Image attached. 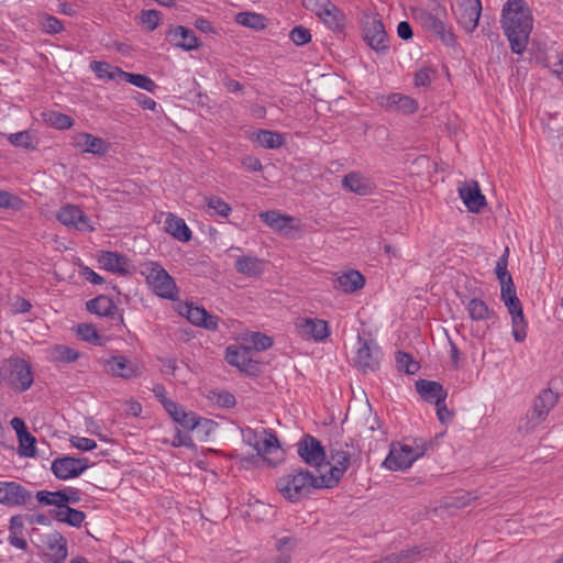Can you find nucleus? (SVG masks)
Returning <instances> with one entry per match:
<instances>
[{
	"label": "nucleus",
	"mask_w": 563,
	"mask_h": 563,
	"mask_svg": "<svg viewBox=\"0 0 563 563\" xmlns=\"http://www.w3.org/2000/svg\"><path fill=\"white\" fill-rule=\"evenodd\" d=\"M235 21L253 30H262L266 26L265 16L255 12H240L235 15Z\"/></svg>",
	"instance_id": "38"
},
{
	"label": "nucleus",
	"mask_w": 563,
	"mask_h": 563,
	"mask_svg": "<svg viewBox=\"0 0 563 563\" xmlns=\"http://www.w3.org/2000/svg\"><path fill=\"white\" fill-rule=\"evenodd\" d=\"M416 389L423 400L435 405L445 401L448 397V391L434 380L419 379L416 382Z\"/></svg>",
	"instance_id": "21"
},
{
	"label": "nucleus",
	"mask_w": 563,
	"mask_h": 563,
	"mask_svg": "<svg viewBox=\"0 0 563 563\" xmlns=\"http://www.w3.org/2000/svg\"><path fill=\"white\" fill-rule=\"evenodd\" d=\"M265 262L255 256H241L235 261V269L249 277H258L264 273Z\"/></svg>",
	"instance_id": "28"
},
{
	"label": "nucleus",
	"mask_w": 563,
	"mask_h": 563,
	"mask_svg": "<svg viewBox=\"0 0 563 563\" xmlns=\"http://www.w3.org/2000/svg\"><path fill=\"white\" fill-rule=\"evenodd\" d=\"M86 308L89 312L96 313L101 317H113L117 311V305L113 300L104 295H100L86 302Z\"/></svg>",
	"instance_id": "30"
},
{
	"label": "nucleus",
	"mask_w": 563,
	"mask_h": 563,
	"mask_svg": "<svg viewBox=\"0 0 563 563\" xmlns=\"http://www.w3.org/2000/svg\"><path fill=\"white\" fill-rule=\"evenodd\" d=\"M79 353L66 345H55L51 352V358L57 363H73L77 361Z\"/></svg>",
	"instance_id": "39"
},
{
	"label": "nucleus",
	"mask_w": 563,
	"mask_h": 563,
	"mask_svg": "<svg viewBox=\"0 0 563 563\" xmlns=\"http://www.w3.org/2000/svg\"><path fill=\"white\" fill-rule=\"evenodd\" d=\"M297 453L302 461L313 467L316 472H322L321 468L325 466L324 448L317 438L310 434H305L297 443Z\"/></svg>",
	"instance_id": "9"
},
{
	"label": "nucleus",
	"mask_w": 563,
	"mask_h": 563,
	"mask_svg": "<svg viewBox=\"0 0 563 563\" xmlns=\"http://www.w3.org/2000/svg\"><path fill=\"white\" fill-rule=\"evenodd\" d=\"M256 141L265 148H279L285 143L283 134L269 130H258Z\"/></svg>",
	"instance_id": "37"
},
{
	"label": "nucleus",
	"mask_w": 563,
	"mask_h": 563,
	"mask_svg": "<svg viewBox=\"0 0 563 563\" xmlns=\"http://www.w3.org/2000/svg\"><path fill=\"white\" fill-rule=\"evenodd\" d=\"M47 547L49 552L45 554L49 563H63L67 558V543L59 532L48 536Z\"/></svg>",
	"instance_id": "25"
},
{
	"label": "nucleus",
	"mask_w": 563,
	"mask_h": 563,
	"mask_svg": "<svg viewBox=\"0 0 563 563\" xmlns=\"http://www.w3.org/2000/svg\"><path fill=\"white\" fill-rule=\"evenodd\" d=\"M57 219L60 223L79 230H88L90 228L89 219L77 206L67 205L63 207L57 213Z\"/></svg>",
	"instance_id": "22"
},
{
	"label": "nucleus",
	"mask_w": 563,
	"mask_h": 563,
	"mask_svg": "<svg viewBox=\"0 0 563 563\" xmlns=\"http://www.w3.org/2000/svg\"><path fill=\"white\" fill-rule=\"evenodd\" d=\"M142 23L146 25L150 32H153L161 23L162 13L157 10H143L141 13Z\"/></svg>",
	"instance_id": "51"
},
{
	"label": "nucleus",
	"mask_w": 563,
	"mask_h": 563,
	"mask_svg": "<svg viewBox=\"0 0 563 563\" xmlns=\"http://www.w3.org/2000/svg\"><path fill=\"white\" fill-rule=\"evenodd\" d=\"M360 347L356 352L355 366L364 374L373 373L379 367V347L374 340H363L357 336Z\"/></svg>",
	"instance_id": "11"
},
{
	"label": "nucleus",
	"mask_w": 563,
	"mask_h": 563,
	"mask_svg": "<svg viewBox=\"0 0 563 563\" xmlns=\"http://www.w3.org/2000/svg\"><path fill=\"white\" fill-rule=\"evenodd\" d=\"M91 68L101 78L119 80L118 74H114L117 67H112L106 62H93Z\"/></svg>",
	"instance_id": "52"
},
{
	"label": "nucleus",
	"mask_w": 563,
	"mask_h": 563,
	"mask_svg": "<svg viewBox=\"0 0 563 563\" xmlns=\"http://www.w3.org/2000/svg\"><path fill=\"white\" fill-rule=\"evenodd\" d=\"M342 186L349 191L360 196L369 195L374 190V184L369 178L357 172H352L345 175L342 179Z\"/></svg>",
	"instance_id": "23"
},
{
	"label": "nucleus",
	"mask_w": 563,
	"mask_h": 563,
	"mask_svg": "<svg viewBox=\"0 0 563 563\" xmlns=\"http://www.w3.org/2000/svg\"><path fill=\"white\" fill-rule=\"evenodd\" d=\"M482 12L481 0H460L456 7L459 24L467 32H473L477 25Z\"/></svg>",
	"instance_id": "15"
},
{
	"label": "nucleus",
	"mask_w": 563,
	"mask_h": 563,
	"mask_svg": "<svg viewBox=\"0 0 563 563\" xmlns=\"http://www.w3.org/2000/svg\"><path fill=\"white\" fill-rule=\"evenodd\" d=\"M89 467L86 457L76 459L69 455L57 457L52 463V472L59 479L74 478L82 474Z\"/></svg>",
	"instance_id": "13"
},
{
	"label": "nucleus",
	"mask_w": 563,
	"mask_h": 563,
	"mask_svg": "<svg viewBox=\"0 0 563 563\" xmlns=\"http://www.w3.org/2000/svg\"><path fill=\"white\" fill-rule=\"evenodd\" d=\"M146 282L157 296L172 300L176 298L177 286L173 277L158 263L151 262L146 266Z\"/></svg>",
	"instance_id": "8"
},
{
	"label": "nucleus",
	"mask_w": 563,
	"mask_h": 563,
	"mask_svg": "<svg viewBox=\"0 0 563 563\" xmlns=\"http://www.w3.org/2000/svg\"><path fill=\"white\" fill-rule=\"evenodd\" d=\"M225 360L230 365L250 376H256L260 373V363L252 358V346H229Z\"/></svg>",
	"instance_id": "10"
},
{
	"label": "nucleus",
	"mask_w": 563,
	"mask_h": 563,
	"mask_svg": "<svg viewBox=\"0 0 563 563\" xmlns=\"http://www.w3.org/2000/svg\"><path fill=\"white\" fill-rule=\"evenodd\" d=\"M363 38L377 54H386L389 49L385 25L378 13H364L361 20Z\"/></svg>",
	"instance_id": "6"
},
{
	"label": "nucleus",
	"mask_w": 563,
	"mask_h": 563,
	"mask_svg": "<svg viewBox=\"0 0 563 563\" xmlns=\"http://www.w3.org/2000/svg\"><path fill=\"white\" fill-rule=\"evenodd\" d=\"M470 318L475 321H486L495 317V311L489 309L485 301L473 298L466 305Z\"/></svg>",
	"instance_id": "34"
},
{
	"label": "nucleus",
	"mask_w": 563,
	"mask_h": 563,
	"mask_svg": "<svg viewBox=\"0 0 563 563\" xmlns=\"http://www.w3.org/2000/svg\"><path fill=\"white\" fill-rule=\"evenodd\" d=\"M166 36L172 45L183 48L184 51H192L199 47L195 32L183 25L172 26Z\"/></svg>",
	"instance_id": "19"
},
{
	"label": "nucleus",
	"mask_w": 563,
	"mask_h": 563,
	"mask_svg": "<svg viewBox=\"0 0 563 563\" xmlns=\"http://www.w3.org/2000/svg\"><path fill=\"white\" fill-rule=\"evenodd\" d=\"M177 413L178 415H173L172 419L183 428L194 430L197 427L198 420L194 412H186L185 409L179 406Z\"/></svg>",
	"instance_id": "47"
},
{
	"label": "nucleus",
	"mask_w": 563,
	"mask_h": 563,
	"mask_svg": "<svg viewBox=\"0 0 563 563\" xmlns=\"http://www.w3.org/2000/svg\"><path fill=\"white\" fill-rule=\"evenodd\" d=\"M432 448V441H427L422 438L413 439V444L411 445V450L413 451L415 454H417V459L421 457Z\"/></svg>",
	"instance_id": "61"
},
{
	"label": "nucleus",
	"mask_w": 563,
	"mask_h": 563,
	"mask_svg": "<svg viewBox=\"0 0 563 563\" xmlns=\"http://www.w3.org/2000/svg\"><path fill=\"white\" fill-rule=\"evenodd\" d=\"M65 523L71 526V527H80V525L84 522L85 518H86V515L84 511L81 510H78V509H75V508H71V507H66V510H65Z\"/></svg>",
	"instance_id": "57"
},
{
	"label": "nucleus",
	"mask_w": 563,
	"mask_h": 563,
	"mask_svg": "<svg viewBox=\"0 0 563 563\" xmlns=\"http://www.w3.org/2000/svg\"><path fill=\"white\" fill-rule=\"evenodd\" d=\"M71 446L80 451H91L97 448L95 440L78 435H71L69 439Z\"/></svg>",
	"instance_id": "58"
},
{
	"label": "nucleus",
	"mask_w": 563,
	"mask_h": 563,
	"mask_svg": "<svg viewBox=\"0 0 563 563\" xmlns=\"http://www.w3.org/2000/svg\"><path fill=\"white\" fill-rule=\"evenodd\" d=\"M165 231L181 242H188L191 239V231L184 219L168 213L165 220Z\"/></svg>",
	"instance_id": "27"
},
{
	"label": "nucleus",
	"mask_w": 563,
	"mask_h": 563,
	"mask_svg": "<svg viewBox=\"0 0 563 563\" xmlns=\"http://www.w3.org/2000/svg\"><path fill=\"white\" fill-rule=\"evenodd\" d=\"M330 457L332 465L325 473L322 472L324 478L321 483H325L328 488H334L339 485L349 467L360 460V453L354 451L352 443H335V445L330 449Z\"/></svg>",
	"instance_id": "3"
},
{
	"label": "nucleus",
	"mask_w": 563,
	"mask_h": 563,
	"mask_svg": "<svg viewBox=\"0 0 563 563\" xmlns=\"http://www.w3.org/2000/svg\"><path fill=\"white\" fill-rule=\"evenodd\" d=\"M289 38L297 46H301V45H305V44H307V43H309L311 41V33H310V31L307 27H305L302 25H298V26H295L290 31Z\"/></svg>",
	"instance_id": "53"
},
{
	"label": "nucleus",
	"mask_w": 563,
	"mask_h": 563,
	"mask_svg": "<svg viewBox=\"0 0 563 563\" xmlns=\"http://www.w3.org/2000/svg\"><path fill=\"white\" fill-rule=\"evenodd\" d=\"M99 263L102 266L113 273L126 275L130 273V261L126 256L118 253L106 251L99 256Z\"/></svg>",
	"instance_id": "24"
},
{
	"label": "nucleus",
	"mask_w": 563,
	"mask_h": 563,
	"mask_svg": "<svg viewBox=\"0 0 563 563\" xmlns=\"http://www.w3.org/2000/svg\"><path fill=\"white\" fill-rule=\"evenodd\" d=\"M501 23L515 54L526 51L532 30V15L525 0H507L501 12Z\"/></svg>",
	"instance_id": "1"
},
{
	"label": "nucleus",
	"mask_w": 563,
	"mask_h": 563,
	"mask_svg": "<svg viewBox=\"0 0 563 563\" xmlns=\"http://www.w3.org/2000/svg\"><path fill=\"white\" fill-rule=\"evenodd\" d=\"M42 27L46 33L56 34L63 30V23L53 15H45L42 20Z\"/></svg>",
	"instance_id": "60"
},
{
	"label": "nucleus",
	"mask_w": 563,
	"mask_h": 563,
	"mask_svg": "<svg viewBox=\"0 0 563 563\" xmlns=\"http://www.w3.org/2000/svg\"><path fill=\"white\" fill-rule=\"evenodd\" d=\"M417 460V454L411 450V444L396 442L391 443L383 466L390 471H404L409 468Z\"/></svg>",
	"instance_id": "12"
},
{
	"label": "nucleus",
	"mask_w": 563,
	"mask_h": 563,
	"mask_svg": "<svg viewBox=\"0 0 563 563\" xmlns=\"http://www.w3.org/2000/svg\"><path fill=\"white\" fill-rule=\"evenodd\" d=\"M415 18L423 29L435 34L445 45L452 46L455 43V35L451 29L446 27L444 21L446 18L444 8L437 5L432 11L419 10L416 12Z\"/></svg>",
	"instance_id": "7"
},
{
	"label": "nucleus",
	"mask_w": 563,
	"mask_h": 563,
	"mask_svg": "<svg viewBox=\"0 0 563 563\" xmlns=\"http://www.w3.org/2000/svg\"><path fill=\"white\" fill-rule=\"evenodd\" d=\"M30 364L20 357H11L0 366V385L8 384L19 393L26 391L33 384Z\"/></svg>",
	"instance_id": "4"
},
{
	"label": "nucleus",
	"mask_w": 563,
	"mask_h": 563,
	"mask_svg": "<svg viewBox=\"0 0 563 563\" xmlns=\"http://www.w3.org/2000/svg\"><path fill=\"white\" fill-rule=\"evenodd\" d=\"M262 434L264 438L260 437L258 432H254L253 437L249 439V443L254 446L260 456L268 460L269 454L279 450V441L275 433L266 429L262 430Z\"/></svg>",
	"instance_id": "20"
},
{
	"label": "nucleus",
	"mask_w": 563,
	"mask_h": 563,
	"mask_svg": "<svg viewBox=\"0 0 563 563\" xmlns=\"http://www.w3.org/2000/svg\"><path fill=\"white\" fill-rule=\"evenodd\" d=\"M382 106L387 109H396L402 111L404 113H412L418 109V103L416 100L408 96H404L400 93H391L385 98H383Z\"/></svg>",
	"instance_id": "29"
},
{
	"label": "nucleus",
	"mask_w": 563,
	"mask_h": 563,
	"mask_svg": "<svg viewBox=\"0 0 563 563\" xmlns=\"http://www.w3.org/2000/svg\"><path fill=\"white\" fill-rule=\"evenodd\" d=\"M260 218L263 222H265L268 227L282 231L286 229L291 221L290 217L284 216L278 211H263L260 213Z\"/></svg>",
	"instance_id": "36"
},
{
	"label": "nucleus",
	"mask_w": 563,
	"mask_h": 563,
	"mask_svg": "<svg viewBox=\"0 0 563 563\" xmlns=\"http://www.w3.org/2000/svg\"><path fill=\"white\" fill-rule=\"evenodd\" d=\"M435 71L431 67H423L415 75V84L418 87H427L432 81Z\"/></svg>",
	"instance_id": "59"
},
{
	"label": "nucleus",
	"mask_w": 563,
	"mask_h": 563,
	"mask_svg": "<svg viewBox=\"0 0 563 563\" xmlns=\"http://www.w3.org/2000/svg\"><path fill=\"white\" fill-rule=\"evenodd\" d=\"M76 144L81 147L84 152L98 156L104 155L109 150V144L103 139L89 133L79 134L76 139Z\"/></svg>",
	"instance_id": "26"
},
{
	"label": "nucleus",
	"mask_w": 563,
	"mask_h": 563,
	"mask_svg": "<svg viewBox=\"0 0 563 563\" xmlns=\"http://www.w3.org/2000/svg\"><path fill=\"white\" fill-rule=\"evenodd\" d=\"M44 115L45 121L56 129H69L74 124V120L67 114L51 111Z\"/></svg>",
	"instance_id": "46"
},
{
	"label": "nucleus",
	"mask_w": 563,
	"mask_h": 563,
	"mask_svg": "<svg viewBox=\"0 0 563 563\" xmlns=\"http://www.w3.org/2000/svg\"><path fill=\"white\" fill-rule=\"evenodd\" d=\"M181 314L186 316V318L195 325L201 327L203 321H206V317L208 316V311L205 308L195 307L194 305L186 303L185 311H181Z\"/></svg>",
	"instance_id": "44"
},
{
	"label": "nucleus",
	"mask_w": 563,
	"mask_h": 563,
	"mask_svg": "<svg viewBox=\"0 0 563 563\" xmlns=\"http://www.w3.org/2000/svg\"><path fill=\"white\" fill-rule=\"evenodd\" d=\"M19 440V454L25 457H32L35 455L36 439L29 432L25 431L18 435Z\"/></svg>",
	"instance_id": "40"
},
{
	"label": "nucleus",
	"mask_w": 563,
	"mask_h": 563,
	"mask_svg": "<svg viewBox=\"0 0 563 563\" xmlns=\"http://www.w3.org/2000/svg\"><path fill=\"white\" fill-rule=\"evenodd\" d=\"M512 335L515 341L522 342L527 338V322L523 312L511 314Z\"/></svg>",
	"instance_id": "45"
},
{
	"label": "nucleus",
	"mask_w": 563,
	"mask_h": 563,
	"mask_svg": "<svg viewBox=\"0 0 563 563\" xmlns=\"http://www.w3.org/2000/svg\"><path fill=\"white\" fill-rule=\"evenodd\" d=\"M32 494L16 482H0V504L8 507L26 505Z\"/></svg>",
	"instance_id": "16"
},
{
	"label": "nucleus",
	"mask_w": 563,
	"mask_h": 563,
	"mask_svg": "<svg viewBox=\"0 0 563 563\" xmlns=\"http://www.w3.org/2000/svg\"><path fill=\"white\" fill-rule=\"evenodd\" d=\"M135 100L137 104L141 106L143 109L155 110L156 108L155 100L145 96L144 93L137 92L135 96Z\"/></svg>",
	"instance_id": "64"
},
{
	"label": "nucleus",
	"mask_w": 563,
	"mask_h": 563,
	"mask_svg": "<svg viewBox=\"0 0 563 563\" xmlns=\"http://www.w3.org/2000/svg\"><path fill=\"white\" fill-rule=\"evenodd\" d=\"M8 140L14 146H20L23 148L32 147V136L29 131H21L18 133H12L8 136Z\"/></svg>",
	"instance_id": "56"
},
{
	"label": "nucleus",
	"mask_w": 563,
	"mask_h": 563,
	"mask_svg": "<svg viewBox=\"0 0 563 563\" xmlns=\"http://www.w3.org/2000/svg\"><path fill=\"white\" fill-rule=\"evenodd\" d=\"M251 341L255 351H265L273 345V339L262 332H254L251 335Z\"/></svg>",
	"instance_id": "55"
},
{
	"label": "nucleus",
	"mask_w": 563,
	"mask_h": 563,
	"mask_svg": "<svg viewBox=\"0 0 563 563\" xmlns=\"http://www.w3.org/2000/svg\"><path fill=\"white\" fill-rule=\"evenodd\" d=\"M208 212L227 218L231 213V207L217 196L206 198Z\"/></svg>",
	"instance_id": "42"
},
{
	"label": "nucleus",
	"mask_w": 563,
	"mask_h": 563,
	"mask_svg": "<svg viewBox=\"0 0 563 563\" xmlns=\"http://www.w3.org/2000/svg\"><path fill=\"white\" fill-rule=\"evenodd\" d=\"M114 74H118L119 80L130 82L148 92H153L157 88V85L154 82V80L145 75L126 73L121 68H115Z\"/></svg>",
	"instance_id": "33"
},
{
	"label": "nucleus",
	"mask_w": 563,
	"mask_h": 563,
	"mask_svg": "<svg viewBox=\"0 0 563 563\" xmlns=\"http://www.w3.org/2000/svg\"><path fill=\"white\" fill-rule=\"evenodd\" d=\"M322 22L334 32H342L345 24L344 13L334 4L323 9L318 15Z\"/></svg>",
	"instance_id": "31"
},
{
	"label": "nucleus",
	"mask_w": 563,
	"mask_h": 563,
	"mask_svg": "<svg viewBox=\"0 0 563 563\" xmlns=\"http://www.w3.org/2000/svg\"><path fill=\"white\" fill-rule=\"evenodd\" d=\"M24 202L23 200L9 191L0 189V208H11L13 210L22 209Z\"/></svg>",
	"instance_id": "50"
},
{
	"label": "nucleus",
	"mask_w": 563,
	"mask_h": 563,
	"mask_svg": "<svg viewBox=\"0 0 563 563\" xmlns=\"http://www.w3.org/2000/svg\"><path fill=\"white\" fill-rule=\"evenodd\" d=\"M323 478L322 472L294 467L288 474L278 478L276 487L284 498L298 503L316 489L328 488L325 483H321Z\"/></svg>",
	"instance_id": "2"
},
{
	"label": "nucleus",
	"mask_w": 563,
	"mask_h": 563,
	"mask_svg": "<svg viewBox=\"0 0 563 563\" xmlns=\"http://www.w3.org/2000/svg\"><path fill=\"white\" fill-rule=\"evenodd\" d=\"M77 335L88 343L99 344L100 336L96 328L90 323H80L77 325Z\"/></svg>",
	"instance_id": "49"
},
{
	"label": "nucleus",
	"mask_w": 563,
	"mask_h": 563,
	"mask_svg": "<svg viewBox=\"0 0 563 563\" xmlns=\"http://www.w3.org/2000/svg\"><path fill=\"white\" fill-rule=\"evenodd\" d=\"M336 283L339 288L349 294L361 289L365 284V278L360 272L352 269L339 276Z\"/></svg>",
	"instance_id": "32"
},
{
	"label": "nucleus",
	"mask_w": 563,
	"mask_h": 563,
	"mask_svg": "<svg viewBox=\"0 0 563 563\" xmlns=\"http://www.w3.org/2000/svg\"><path fill=\"white\" fill-rule=\"evenodd\" d=\"M36 499L42 505H53L57 507L55 492L40 490L36 493Z\"/></svg>",
	"instance_id": "62"
},
{
	"label": "nucleus",
	"mask_w": 563,
	"mask_h": 563,
	"mask_svg": "<svg viewBox=\"0 0 563 563\" xmlns=\"http://www.w3.org/2000/svg\"><path fill=\"white\" fill-rule=\"evenodd\" d=\"M295 328L298 335L305 340L319 342L330 335L328 322L318 318H298Z\"/></svg>",
	"instance_id": "14"
},
{
	"label": "nucleus",
	"mask_w": 563,
	"mask_h": 563,
	"mask_svg": "<svg viewBox=\"0 0 563 563\" xmlns=\"http://www.w3.org/2000/svg\"><path fill=\"white\" fill-rule=\"evenodd\" d=\"M208 398L222 408H233L236 405L234 395L227 390H212Z\"/></svg>",
	"instance_id": "43"
},
{
	"label": "nucleus",
	"mask_w": 563,
	"mask_h": 563,
	"mask_svg": "<svg viewBox=\"0 0 563 563\" xmlns=\"http://www.w3.org/2000/svg\"><path fill=\"white\" fill-rule=\"evenodd\" d=\"M459 195L470 212L478 213L486 206V198L475 180L463 183L459 187Z\"/></svg>",
	"instance_id": "17"
},
{
	"label": "nucleus",
	"mask_w": 563,
	"mask_h": 563,
	"mask_svg": "<svg viewBox=\"0 0 563 563\" xmlns=\"http://www.w3.org/2000/svg\"><path fill=\"white\" fill-rule=\"evenodd\" d=\"M55 496L57 507H69V504H77L80 501V493L75 488H69L67 490H56Z\"/></svg>",
	"instance_id": "48"
},
{
	"label": "nucleus",
	"mask_w": 563,
	"mask_h": 563,
	"mask_svg": "<svg viewBox=\"0 0 563 563\" xmlns=\"http://www.w3.org/2000/svg\"><path fill=\"white\" fill-rule=\"evenodd\" d=\"M104 369L108 374L124 379L136 377L140 374L137 365L122 355L107 360Z\"/></svg>",
	"instance_id": "18"
},
{
	"label": "nucleus",
	"mask_w": 563,
	"mask_h": 563,
	"mask_svg": "<svg viewBox=\"0 0 563 563\" xmlns=\"http://www.w3.org/2000/svg\"><path fill=\"white\" fill-rule=\"evenodd\" d=\"M396 361L398 369L409 375L416 374L420 368L419 363L410 354L401 351L397 352Z\"/></svg>",
	"instance_id": "41"
},
{
	"label": "nucleus",
	"mask_w": 563,
	"mask_h": 563,
	"mask_svg": "<svg viewBox=\"0 0 563 563\" xmlns=\"http://www.w3.org/2000/svg\"><path fill=\"white\" fill-rule=\"evenodd\" d=\"M559 395L551 389H544L536 399L532 409L518 423V431L523 434L532 432L548 417L556 405Z\"/></svg>",
	"instance_id": "5"
},
{
	"label": "nucleus",
	"mask_w": 563,
	"mask_h": 563,
	"mask_svg": "<svg viewBox=\"0 0 563 563\" xmlns=\"http://www.w3.org/2000/svg\"><path fill=\"white\" fill-rule=\"evenodd\" d=\"M508 252L509 250L506 247L505 254L499 257L495 267V273L500 284L508 282L509 278H512L507 271Z\"/></svg>",
	"instance_id": "54"
},
{
	"label": "nucleus",
	"mask_w": 563,
	"mask_h": 563,
	"mask_svg": "<svg viewBox=\"0 0 563 563\" xmlns=\"http://www.w3.org/2000/svg\"><path fill=\"white\" fill-rule=\"evenodd\" d=\"M429 550L430 548L426 545H415L390 554L394 563H416L419 561L420 556Z\"/></svg>",
	"instance_id": "35"
},
{
	"label": "nucleus",
	"mask_w": 563,
	"mask_h": 563,
	"mask_svg": "<svg viewBox=\"0 0 563 563\" xmlns=\"http://www.w3.org/2000/svg\"><path fill=\"white\" fill-rule=\"evenodd\" d=\"M437 406V416L441 423H448L452 419V412L448 409L445 401Z\"/></svg>",
	"instance_id": "63"
}]
</instances>
